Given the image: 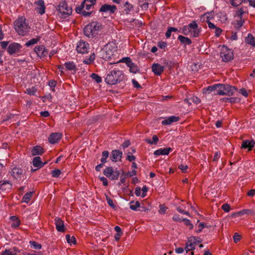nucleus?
I'll use <instances>...</instances> for the list:
<instances>
[{
  "instance_id": "obj_1",
  "label": "nucleus",
  "mask_w": 255,
  "mask_h": 255,
  "mask_svg": "<svg viewBox=\"0 0 255 255\" xmlns=\"http://www.w3.org/2000/svg\"><path fill=\"white\" fill-rule=\"evenodd\" d=\"M103 28L104 26L101 23L92 21L84 27V33L88 37H95Z\"/></svg>"
},
{
  "instance_id": "obj_2",
  "label": "nucleus",
  "mask_w": 255,
  "mask_h": 255,
  "mask_svg": "<svg viewBox=\"0 0 255 255\" xmlns=\"http://www.w3.org/2000/svg\"><path fill=\"white\" fill-rule=\"evenodd\" d=\"M124 76L122 71H112L105 78V82L109 85H115L120 83L124 79Z\"/></svg>"
},
{
  "instance_id": "obj_3",
  "label": "nucleus",
  "mask_w": 255,
  "mask_h": 255,
  "mask_svg": "<svg viewBox=\"0 0 255 255\" xmlns=\"http://www.w3.org/2000/svg\"><path fill=\"white\" fill-rule=\"evenodd\" d=\"M14 26L15 30L21 35H25L30 29L28 25L25 23V19L22 17L19 18L15 21Z\"/></svg>"
},
{
  "instance_id": "obj_4",
  "label": "nucleus",
  "mask_w": 255,
  "mask_h": 255,
  "mask_svg": "<svg viewBox=\"0 0 255 255\" xmlns=\"http://www.w3.org/2000/svg\"><path fill=\"white\" fill-rule=\"evenodd\" d=\"M218 94L219 95L232 96L237 91V88L228 84H219Z\"/></svg>"
},
{
  "instance_id": "obj_5",
  "label": "nucleus",
  "mask_w": 255,
  "mask_h": 255,
  "mask_svg": "<svg viewBox=\"0 0 255 255\" xmlns=\"http://www.w3.org/2000/svg\"><path fill=\"white\" fill-rule=\"evenodd\" d=\"M57 10L61 14L62 16L64 18L71 15L72 12V8L70 7H68L65 1H61L59 3Z\"/></svg>"
},
{
  "instance_id": "obj_6",
  "label": "nucleus",
  "mask_w": 255,
  "mask_h": 255,
  "mask_svg": "<svg viewBox=\"0 0 255 255\" xmlns=\"http://www.w3.org/2000/svg\"><path fill=\"white\" fill-rule=\"evenodd\" d=\"M103 173L106 177L113 180L118 179L120 174L119 171L117 170H114L112 167H106L104 169Z\"/></svg>"
},
{
  "instance_id": "obj_7",
  "label": "nucleus",
  "mask_w": 255,
  "mask_h": 255,
  "mask_svg": "<svg viewBox=\"0 0 255 255\" xmlns=\"http://www.w3.org/2000/svg\"><path fill=\"white\" fill-rule=\"evenodd\" d=\"M220 56L224 62H229L233 59L234 55L233 52L228 49L227 47H223L220 53Z\"/></svg>"
},
{
  "instance_id": "obj_8",
  "label": "nucleus",
  "mask_w": 255,
  "mask_h": 255,
  "mask_svg": "<svg viewBox=\"0 0 255 255\" xmlns=\"http://www.w3.org/2000/svg\"><path fill=\"white\" fill-rule=\"evenodd\" d=\"M117 10V7L115 5L104 4L99 9L100 12H109V14H113Z\"/></svg>"
},
{
  "instance_id": "obj_9",
  "label": "nucleus",
  "mask_w": 255,
  "mask_h": 255,
  "mask_svg": "<svg viewBox=\"0 0 255 255\" xmlns=\"http://www.w3.org/2000/svg\"><path fill=\"white\" fill-rule=\"evenodd\" d=\"M196 240V237L194 236H192L188 239L185 247L186 253L195 249V246L196 245V242H195Z\"/></svg>"
},
{
  "instance_id": "obj_10",
  "label": "nucleus",
  "mask_w": 255,
  "mask_h": 255,
  "mask_svg": "<svg viewBox=\"0 0 255 255\" xmlns=\"http://www.w3.org/2000/svg\"><path fill=\"white\" fill-rule=\"evenodd\" d=\"M89 46L88 43L83 41H80L77 44L76 50L78 53L84 54L88 52Z\"/></svg>"
},
{
  "instance_id": "obj_11",
  "label": "nucleus",
  "mask_w": 255,
  "mask_h": 255,
  "mask_svg": "<svg viewBox=\"0 0 255 255\" xmlns=\"http://www.w3.org/2000/svg\"><path fill=\"white\" fill-rule=\"evenodd\" d=\"M21 48V46L20 44L18 43H13L8 46L7 51L10 55H12L18 52Z\"/></svg>"
},
{
  "instance_id": "obj_12",
  "label": "nucleus",
  "mask_w": 255,
  "mask_h": 255,
  "mask_svg": "<svg viewBox=\"0 0 255 255\" xmlns=\"http://www.w3.org/2000/svg\"><path fill=\"white\" fill-rule=\"evenodd\" d=\"M255 145V141L254 140H244L242 142L241 148L247 149L248 151H251Z\"/></svg>"
},
{
  "instance_id": "obj_13",
  "label": "nucleus",
  "mask_w": 255,
  "mask_h": 255,
  "mask_svg": "<svg viewBox=\"0 0 255 255\" xmlns=\"http://www.w3.org/2000/svg\"><path fill=\"white\" fill-rule=\"evenodd\" d=\"M122 155L123 152L121 151L114 150L111 152L110 158L113 161L117 162L118 160H121Z\"/></svg>"
},
{
  "instance_id": "obj_14",
  "label": "nucleus",
  "mask_w": 255,
  "mask_h": 255,
  "mask_svg": "<svg viewBox=\"0 0 255 255\" xmlns=\"http://www.w3.org/2000/svg\"><path fill=\"white\" fill-rule=\"evenodd\" d=\"M35 4L37 5V7L35 8L36 12L40 14H43L45 13V6L43 0H38L35 2Z\"/></svg>"
},
{
  "instance_id": "obj_15",
  "label": "nucleus",
  "mask_w": 255,
  "mask_h": 255,
  "mask_svg": "<svg viewBox=\"0 0 255 255\" xmlns=\"http://www.w3.org/2000/svg\"><path fill=\"white\" fill-rule=\"evenodd\" d=\"M55 224L58 232H63L65 231L64 222L60 218L56 217L55 218Z\"/></svg>"
},
{
  "instance_id": "obj_16",
  "label": "nucleus",
  "mask_w": 255,
  "mask_h": 255,
  "mask_svg": "<svg viewBox=\"0 0 255 255\" xmlns=\"http://www.w3.org/2000/svg\"><path fill=\"white\" fill-rule=\"evenodd\" d=\"M164 66L158 63H153L152 66V72L155 75H160L164 71Z\"/></svg>"
},
{
  "instance_id": "obj_17",
  "label": "nucleus",
  "mask_w": 255,
  "mask_h": 255,
  "mask_svg": "<svg viewBox=\"0 0 255 255\" xmlns=\"http://www.w3.org/2000/svg\"><path fill=\"white\" fill-rule=\"evenodd\" d=\"M62 135L59 133H52L48 137V141L51 144L57 142L61 138Z\"/></svg>"
},
{
  "instance_id": "obj_18",
  "label": "nucleus",
  "mask_w": 255,
  "mask_h": 255,
  "mask_svg": "<svg viewBox=\"0 0 255 255\" xmlns=\"http://www.w3.org/2000/svg\"><path fill=\"white\" fill-rule=\"evenodd\" d=\"M219 84H215L214 85L208 86L207 88L203 89L204 93H210L211 92H214V95H217L218 94Z\"/></svg>"
},
{
  "instance_id": "obj_19",
  "label": "nucleus",
  "mask_w": 255,
  "mask_h": 255,
  "mask_svg": "<svg viewBox=\"0 0 255 255\" xmlns=\"http://www.w3.org/2000/svg\"><path fill=\"white\" fill-rule=\"evenodd\" d=\"M12 188V184L8 181H0V189L3 191H7L10 190Z\"/></svg>"
},
{
  "instance_id": "obj_20",
  "label": "nucleus",
  "mask_w": 255,
  "mask_h": 255,
  "mask_svg": "<svg viewBox=\"0 0 255 255\" xmlns=\"http://www.w3.org/2000/svg\"><path fill=\"white\" fill-rule=\"evenodd\" d=\"M172 149L171 147L160 148L155 150L154 152V154L157 156L160 155H168L170 151H171Z\"/></svg>"
},
{
  "instance_id": "obj_21",
  "label": "nucleus",
  "mask_w": 255,
  "mask_h": 255,
  "mask_svg": "<svg viewBox=\"0 0 255 255\" xmlns=\"http://www.w3.org/2000/svg\"><path fill=\"white\" fill-rule=\"evenodd\" d=\"M44 152V149L40 146L36 145L34 146L31 150V154L33 156L41 155Z\"/></svg>"
},
{
  "instance_id": "obj_22",
  "label": "nucleus",
  "mask_w": 255,
  "mask_h": 255,
  "mask_svg": "<svg viewBox=\"0 0 255 255\" xmlns=\"http://www.w3.org/2000/svg\"><path fill=\"white\" fill-rule=\"evenodd\" d=\"M23 170L20 168L14 167L12 169L11 172V175L15 179L20 177V175L22 174Z\"/></svg>"
},
{
  "instance_id": "obj_23",
  "label": "nucleus",
  "mask_w": 255,
  "mask_h": 255,
  "mask_svg": "<svg viewBox=\"0 0 255 255\" xmlns=\"http://www.w3.org/2000/svg\"><path fill=\"white\" fill-rule=\"evenodd\" d=\"M32 162L34 167H37L38 168L43 167L41 158L39 156H36L33 158Z\"/></svg>"
},
{
  "instance_id": "obj_24",
  "label": "nucleus",
  "mask_w": 255,
  "mask_h": 255,
  "mask_svg": "<svg viewBox=\"0 0 255 255\" xmlns=\"http://www.w3.org/2000/svg\"><path fill=\"white\" fill-rule=\"evenodd\" d=\"M10 219L12 222V223L11 224V226L12 228H16L19 226L20 220L17 217L15 216H11Z\"/></svg>"
},
{
  "instance_id": "obj_25",
  "label": "nucleus",
  "mask_w": 255,
  "mask_h": 255,
  "mask_svg": "<svg viewBox=\"0 0 255 255\" xmlns=\"http://www.w3.org/2000/svg\"><path fill=\"white\" fill-rule=\"evenodd\" d=\"M178 39L181 42V43L184 44L190 45L192 43L191 40L189 38L184 37L181 35L178 36Z\"/></svg>"
},
{
  "instance_id": "obj_26",
  "label": "nucleus",
  "mask_w": 255,
  "mask_h": 255,
  "mask_svg": "<svg viewBox=\"0 0 255 255\" xmlns=\"http://www.w3.org/2000/svg\"><path fill=\"white\" fill-rule=\"evenodd\" d=\"M123 7H124V10L126 14H128L131 9L133 8V6L130 4L128 1H125L123 0Z\"/></svg>"
},
{
  "instance_id": "obj_27",
  "label": "nucleus",
  "mask_w": 255,
  "mask_h": 255,
  "mask_svg": "<svg viewBox=\"0 0 255 255\" xmlns=\"http://www.w3.org/2000/svg\"><path fill=\"white\" fill-rule=\"evenodd\" d=\"M245 41L247 43L255 47V37H254L251 34H248V37L245 39Z\"/></svg>"
},
{
  "instance_id": "obj_28",
  "label": "nucleus",
  "mask_w": 255,
  "mask_h": 255,
  "mask_svg": "<svg viewBox=\"0 0 255 255\" xmlns=\"http://www.w3.org/2000/svg\"><path fill=\"white\" fill-rule=\"evenodd\" d=\"M41 37L39 36H37L36 38H32L30 40L27 41L25 45L27 47H29L32 45L35 44L40 39Z\"/></svg>"
},
{
  "instance_id": "obj_29",
  "label": "nucleus",
  "mask_w": 255,
  "mask_h": 255,
  "mask_svg": "<svg viewBox=\"0 0 255 255\" xmlns=\"http://www.w3.org/2000/svg\"><path fill=\"white\" fill-rule=\"evenodd\" d=\"M66 68L69 70H73L76 71L77 69L75 64L73 62H68L65 63Z\"/></svg>"
},
{
  "instance_id": "obj_30",
  "label": "nucleus",
  "mask_w": 255,
  "mask_h": 255,
  "mask_svg": "<svg viewBox=\"0 0 255 255\" xmlns=\"http://www.w3.org/2000/svg\"><path fill=\"white\" fill-rule=\"evenodd\" d=\"M129 65L128 67L129 68V71L131 73H136L139 70L137 65L132 62Z\"/></svg>"
},
{
  "instance_id": "obj_31",
  "label": "nucleus",
  "mask_w": 255,
  "mask_h": 255,
  "mask_svg": "<svg viewBox=\"0 0 255 255\" xmlns=\"http://www.w3.org/2000/svg\"><path fill=\"white\" fill-rule=\"evenodd\" d=\"M158 137L157 136V135H154L153 136H152V140H151L150 139H145V141L146 142H147V143L149 144H154V145H156L157 143V142L158 141Z\"/></svg>"
},
{
  "instance_id": "obj_32",
  "label": "nucleus",
  "mask_w": 255,
  "mask_h": 255,
  "mask_svg": "<svg viewBox=\"0 0 255 255\" xmlns=\"http://www.w3.org/2000/svg\"><path fill=\"white\" fill-rule=\"evenodd\" d=\"M129 204L130 209L133 211L136 210L138 207L139 208L140 207V203L138 201H136L134 202L133 201H132L130 202Z\"/></svg>"
},
{
  "instance_id": "obj_33",
  "label": "nucleus",
  "mask_w": 255,
  "mask_h": 255,
  "mask_svg": "<svg viewBox=\"0 0 255 255\" xmlns=\"http://www.w3.org/2000/svg\"><path fill=\"white\" fill-rule=\"evenodd\" d=\"M213 11L206 12L202 16L201 18L203 20V21H205L206 19H207L206 20H209V19L213 18Z\"/></svg>"
},
{
  "instance_id": "obj_34",
  "label": "nucleus",
  "mask_w": 255,
  "mask_h": 255,
  "mask_svg": "<svg viewBox=\"0 0 255 255\" xmlns=\"http://www.w3.org/2000/svg\"><path fill=\"white\" fill-rule=\"evenodd\" d=\"M223 101L231 103H234L239 102V99L236 97L225 98L222 99Z\"/></svg>"
},
{
  "instance_id": "obj_35",
  "label": "nucleus",
  "mask_w": 255,
  "mask_h": 255,
  "mask_svg": "<svg viewBox=\"0 0 255 255\" xmlns=\"http://www.w3.org/2000/svg\"><path fill=\"white\" fill-rule=\"evenodd\" d=\"M242 212L243 215H255V210L254 209H243L242 210Z\"/></svg>"
},
{
  "instance_id": "obj_36",
  "label": "nucleus",
  "mask_w": 255,
  "mask_h": 255,
  "mask_svg": "<svg viewBox=\"0 0 255 255\" xmlns=\"http://www.w3.org/2000/svg\"><path fill=\"white\" fill-rule=\"evenodd\" d=\"M66 239L69 244L73 243V244H75L76 243V240L74 236L71 237L70 235L67 234L66 235Z\"/></svg>"
},
{
  "instance_id": "obj_37",
  "label": "nucleus",
  "mask_w": 255,
  "mask_h": 255,
  "mask_svg": "<svg viewBox=\"0 0 255 255\" xmlns=\"http://www.w3.org/2000/svg\"><path fill=\"white\" fill-rule=\"evenodd\" d=\"M244 21V19H240L239 20H237L234 23L235 28L239 29L243 26Z\"/></svg>"
},
{
  "instance_id": "obj_38",
  "label": "nucleus",
  "mask_w": 255,
  "mask_h": 255,
  "mask_svg": "<svg viewBox=\"0 0 255 255\" xmlns=\"http://www.w3.org/2000/svg\"><path fill=\"white\" fill-rule=\"evenodd\" d=\"M91 78L95 81L97 83H100L102 82V79L100 76L95 73H92L91 76Z\"/></svg>"
},
{
  "instance_id": "obj_39",
  "label": "nucleus",
  "mask_w": 255,
  "mask_h": 255,
  "mask_svg": "<svg viewBox=\"0 0 255 255\" xmlns=\"http://www.w3.org/2000/svg\"><path fill=\"white\" fill-rule=\"evenodd\" d=\"M32 192H27L26 193L22 198V201L24 202L28 203L31 198Z\"/></svg>"
},
{
  "instance_id": "obj_40",
  "label": "nucleus",
  "mask_w": 255,
  "mask_h": 255,
  "mask_svg": "<svg viewBox=\"0 0 255 255\" xmlns=\"http://www.w3.org/2000/svg\"><path fill=\"white\" fill-rule=\"evenodd\" d=\"M29 244L34 249L40 250L41 249V245L35 241H30Z\"/></svg>"
},
{
  "instance_id": "obj_41",
  "label": "nucleus",
  "mask_w": 255,
  "mask_h": 255,
  "mask_svg": "<svg viewBox=\"0 0 255 255\" xmlns=\"http://www.w3.org/2000/svg\"><path fill=\"white\" fill-rule=\"evenodd\" d=\"M186 26L188 28L189 30H190V32H191L194 29L198 28V25L195 21H193L189 25Z\"/></svg>"
},
{
  "instance_id": "obj_42",
  "label": "nucleus",
  "mask_w": 255,
  "mask_h": 255,
  "mask_svg": "<svg viewBox=\"0 0 255 255\" xmlns=\"http://www.w3.org/2000/svg\"><path fill=\"white\" fill-rule=\"evenodd\" d=\"M44 49V46L43 45H39L37 46H36L34 48L35 52L37 53L38 56H40L41 52L43 49Z\"/></svg>"
},
{
  "instance_id": "obj_43",
  "label": "nucleus",
  "mask_w": 255,
  "mask_h": 255,
  "mask_svg": "<svg viewBox=\"0 0 255 255\" xmlns=\"http://www.w3.org/2000/svg\"><path fill=\"white\" fill-rule=\"evenodd\" d=\"M119 62H124L128 66H129V65L132 62L131 59L128 57H124L123 58L119 61Z\"/></svg>"
},
{
  "instance_id": "obj_44",
  "label": "nucleus",
  "mask_w": 255,
  "mask_h": 255,
  "mask_svg": "<svg viewBox=\"0 0 255 255\" xmlns=\"http://www.w3.org/2000/svg\"><path fill=\"white\" fill-rule=\"evenodd\" d=\"M86 1H85V0H83V1L81 3V4L79 5H78L76 8V11L78 13H80L81 12H82V9L85 7Z\"/></svg>"
},
{
  "instance_id": "obj_45",
  "label": "nucleus",
  "mask_w": 255,
  "mask_h": 255,
  "mask_svg": "<svg viewBox=\"0 0 255 255\" xmlns=\"http://www.w3.org/2000/svg\"><path fill=\"white\" fill-rule=\"evenodd\" d=\"M61 173V172L60 169H55V170H53L52 171L51 174H52V177H55V178H57L59 176Z\"/></svg>"
},
{
  "instance_id": "obj_46",
  "label": "nucleus",
  "mask_w": 255,
  "mask_h": 255,
  "mask_svg": "<svg viewBox=\"0 0 255 255\" xmlns=\"http://www.w3.org/2000/svg\"><path fill=\"white\" fill-rule=\"evenodd\" d=\"M243 2V0H231V4L232 6L237 7Z\"/></svg>"
},
{
  "instance_id": "obj_47",
  "label": "nucleus",
  "mask_w": 255,
  "mask_h": 255,
  "mask_svg": "<svg viewBox=\"0 0 255 255\" xmlns=\"http://www.w3.org/2000/svg\"><path fill=\"white\" fill-rule=\"evenodd\" d=\"M172 219L174 221L178 222H182L184 221V219H183L181 217H180V216L177 214H175L173 216Z\"/></svg>"
},
{
  "instance_id": "obj_48",
  "label": "nucleus",
  "mask_w": 255,
  "mask_h": 255,
  "mask_svg": "<svg viewBox=\"0 0 255 255\" xmlns=\"http://www.w3.org/2000/svg\"><path fill=\"white\" fill-rule=\"evenodd\" d=\"M206 227H208V226H207L206 224L205 223H200L199 225V229L196 230V232L197 233H200L202 231V229Z\"/></svg>"
},
{
  "instance_id": "obj_49",
  "label": "nucleus",
  "mask_w": 255,
  "mask_h": 255,
  "mask_svg": "<svg viewBox=\"0 0 255 255\" xmlns=\"http://www.w3.org/2000/svg\"><path fill=\"white\" fill-rule=\"evenodd\" d=\"M221 208L225 212H229L231 209L230 206L228 203L224 204L222 206Z\"/></svg>"
},
{
  "instance_id": "obj_50",
  "label": "nucleus",
  "mask_w": 255,
  "mask_h": 255,
  "mask_svg": "<svg viewBox=\"0 0 255 255\" xmlns=\"http://www.w3.org/2000/svg\"><path fill=\"white\" fill-rule=\"evenodd\" d=\"M167 45L166 42L162 41H159L157 43L158 46L161 49H164L166 47Z\"/></svg>"
},
{
  "instance_id": "obj_51",
  "label": "nucleus",
  "mask_w": 255,
  "mask_h": 255,
  "mask_svg": "<svg viewBox=\"0 0 255 255\" xmlns=\"http://www.w3.org/2000/svg\"><path fill=\"white\" fill-rule=\"evenodd\" d=\"M245 12L242 8L240 9L238 11L236 12V15L241 19H243V14Z\"/></svg>"
},
{
  "instance_id": "obj_52",
  "label": "nucleus",
  "mask_w": 255,
  "mask_h": 255,
  "mask_svg": "<svg viewBox=\"0 0 255 255\" xmlns=\"http://www.w3.org/2000/svg\"><path fill=\"white\" fill-rule=\"evenodd\" d=\"M184 222L185 224L187 226H189V229H190V230L193 229V225L191 223V222H190V221L189 220L185 219H184Z\"/></svg>"
},
{
  "instance_id": "obj_53",
  "label": "nucleus",
  "mask_w": 255,
  "mask_h": 255,
  "mask_svg": "<svg viewBox=\"0 0 255 255\" xmlns=\"http://www.w3.org/2000/svg\"><path fill=\"white\" fill-rule=\"evenodd\" d=\"M161 124L163 125H168L172 124L171 120H170V117H169L167 119L163 120L161 122Z\"/></svg>"
},
{
  "instance_id": "obj_54",
  "label": "nucleus",
  "mask_w": 255,
  "mask_h": 255,
  "mask_svg": "<svg viewBox=\"0 0 255 255\" xmlns=\"http://www.w3.org/2000/svg\"><path fill=\"white\" fill-rule=\"evenodd\" d=\"M200 32V30L198 28H196L193 30V36L194 37H197L199 35V33Z\"/></svg>"
},
{
  "instance_id": "obj_55",
  "label": "nucleus",
  "mask_w": 255,
  "mask_h": 255,
  "mask_svg": "<svg viewBox=\"0 0 255 255\" xmlns=\"http://www.w3.org/2000/svg\"><path fill=\"white\" fill-rule=\"evenodd\" d=\"M178 168L182 171V172L185 173L186 172V170L188 167L186 165H184L183 164H180L179 165Z\"/></svg>"
},
{
  "instance_id": "obj_56",
  "label": "nucleus",
  "mask_w": 255,
  "mask_h": 255,
  "mask_svg": "<svg viewBox=\"0 0 255 255\" xmlns=\"http://www.w3.org/2000/svg\"><path fill=\"white\" fill-rule=\"evenodd\" d=\"M131 82L134 88L137 89L141 88L140 85L135 79H133Z\"/></svg>"
},
{
  "instance_id": "obj_57",
  "label": "nucleus",
  "mask_w": 255,
  "mask_h": 255,
  "mask_svg": "<svg viewBox=\"0 0 255 255\" xmlns=\"http://www.w3.org/2000/svg\"><path fill=\"white\" fill-rule=\"evenodd\" d=\"M1 255H16V254H13L9 250H5L2 252Z\"/></svg>"
},
{
  "instance_id": "obj_58",
  "label": "nucleus",
  "mask_w": 255,
  "mask_h": 255,
  "mask_svg": "<svg viewBox=\"0 0 255 255\" xmlns=\"http://www.w3.org/2000/svg\"><path fill=\"white\" fill-rule=\"evenodd\" d=\"M235 243H237L241 240V236L237 233L234 234L233 237Z\"/></svg>"
},
{
  "instance_id": "obj_59",
  "label": "nucleus",
  "mask_w": 255,
  "mask_h": 255,
  "mask_svg": "<svg viewBox=\"0 0 255 255\" xmlns=\"http://www.w3.org/2000/svg\"><path fill=\"white\" fill-rule=\"evenodd\" d=\"M215 35L217 37H219L221 34L222 30L218 27H216V28H215Z\"/></svg>"
},
{
  "instance_id": "obj_60",
  "label": "nucleus",
  "mask_w": 255,
  "mask_h": 255,
  "mask_svg": "<svg viewBox=\"0 0 255 255\" xmlns=\"http://www.w3.org/2000/svg\"><path fill=\"white\" fill-rule=\"evenodd\" d=\"M106 199H107L108 204L111 207L114 208L115 207V206L114 204L113 203V200L111 198H110L108 196H107V197H106Z\"/></svg>"
},
{
  "instance_id": "obj_61",
  "label": "nucleus",
  "mask_w": 255,
  "mask_h": 255,
  "mask_svg": "<svg viewBox=\"0 0 255 255\" xmlns=\"http://www.w3.org/2000/svg\"><path fill=\"white\" fill-rule=\"evenodd\" d=\"M242 216H243V213L242 212V210L237 212L232 213L231 215V217L232 218L240 217Z\"/></svg>"
},
{
  "instance_id": "obj_62",
  "label": "nucleus",
  "mask_w": 255,
  "mask_h": 255,
  "mask_svg": "<svg viewBox=\"0 0 255 255\" xmlns=\"http://www.w3.org/2000/svg\"><path fill=\"white\" fill-rule=\"evenodd\" d=\"M48 54V51L47 49H46L45 47H44V49H43V50H42V51L41 52L40 55V57H46L47 54Z\"/></svg>"
},
{
  "instance_id": "obj_63",
  "label": "nucleus",
  "mask_w": 255,
  "mask_h": 255,
  "mask_svg": "<svg viewBox=\"0 0 255 255\" xmlns=\"http://www.w3.org/2000/svg\"><path fill=\"white\" fill-rule=\"evenodd\" d=\"M190 30H189L188 28L186 25L184 26L182 28V33L184 35H188L190 33Z\"/></svg>"
},
{
  "instance_id": "obj_64",
  "label": "nucleus",
  "mask_w": 255,
  "mask_h": 255,
  "mask_svg": "<svg viewBox=\"0 0 255 255\" xmlns=\"http://www.w3.org/2000/svg\"><path fill=\"white\" fill-rule=\"evenodd\" d=\"M239 93L246 97H247L248 95L247 90L244 88L240 89Z\"/></svg>"
}]
</instances>
